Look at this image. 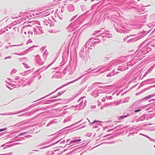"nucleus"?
<instances>
[{
    "instance_id": "f257e3e1",
    "label": "nucleus",
    "mask_w": 155,
    "mask_h": 155,
    "mask_svg": "<svg viewBox=\"0 0 155 155\" xmlns=\"http://www.w3.org/2000/svg\"><path fill=\"white\" fill-rule=\"evenodd\" d=\"M6 129H7V128H4V129H0V132H1V131H4V130H5Z\"/></svg>"
},
{
    "instance_id": "f03ea898",
    "label": "nucleus",
    "mask_w": 155,
    "mask_h": 155,
    "mask_svg": "<svg viewBox=\"0 0 155 155\" xmlns=\"http://www.w3.org/2000/svg\"><path fill=\"white\" fill-rule=\"evenodd\" d=\"M81 140V139H78V140H75V143H76V142H80Z\"/></svg>"
},
{
    "instance_id": "7ed1b4c3",
    "label": "nucleus",
    "mask_w": 155,
    "mask_h": 155,
    "mask_svg": "<svg viewBox=\"0 0 155 155\" xmlns=\"http://www.w3.org/2000/svg\"><path fill=\"white\" fill-rule=\"evenodd\" d=\"M140 109H138V110H135L134 111L135 113H137V112H140Z\"/></svg>"
},
{
    "instance_id": "20e7f679",
    "label": "nucleus",
    "mask_w": 155,
    "mask_h": 155,
    "mask_svg": "<svg viewBox=\"0 0 155 155\" xmlns=\"http://www.w3.org/2000/svg\"><path fill=\"white\" fill-rule=\"evenodd\" d=\"M70 142H71L72 143H75V140L71 141Z\"/></svg>"
},
{
    "instance_id": "39448f33",
    "label": "nucleus",
    "mask_w": 155,
    "mask_h": 155,
    "mask_svg": "<svg viewBox=\"0 0 155 155\" xmlns=\"http://www.w3.org/2000/svg\"><path fill=\"white\" fill-rule=\"evenodd\" d=\"M95 122H97V121H94L93 123H92V124H94Z\"/></svg>"
},
{
    "instance_id": "423d86ee",
    "label": "nucleus",
    "mask_w": 155,
    "mask_h": 155,
    "mask_svg": "<svg viewBox=\"0 0 155 155\" xmlns=\"http://www.w3.org/2000/svg\"><path fill=\"white\" fill-rule=\"evenodd\" d=\"M151 96H150V97H148V98H149L150 97H151Z\"/></svg>"
},
{
    "instance_id": "0eeeda50",
    "label": "nucleus",
    "mask_w": 155,
    "mask_h": 155,
    "mask_svg": "<svg viewBox=\"0 0 155 155\" xmlns=\"http://www.w3.org/2000/svg\"><path fill=\"white\" fill-rule=\"evenodd\" d=\"M126 116L124 117H126Z\"/></svg>"
}]
</instances>
